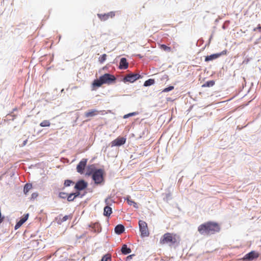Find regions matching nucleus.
<instances>
[{"instance_id":"f704fd0d","label":"nucleus","mask_w":261,"mask_h":261,"mask_svg":"<svg viewBox=\"0 0 261 261\" xmlns=\"http://www.w3.org/2000/svg\"><path fill=\"white\" fill-rule=\"evenodd\" d=\"M72 194H74V195H73V196H74V197L76 198V197H77V196H79V195H80V192H79V191H78V192H76V193H72Z\"/></svg>"},{"instance_id":"c756f323","label":"nucleus","mask_w":261,"mask_h":261,"mask_svg":"<svg viewBox=\"0 0 261 261\" xmlns=\"http://www.w3.org/2000/svg\"><path fill=\"white\" fill-rule=\"evenodd\" d=\"M73 183V182L72 180H65L64 181V186L65 187H68L70 186L71 184Z\"/></svg>"},{"instance_id":"39448f33","label":"nucleus","mask_w":261,"mask_h":261,"mask_svg":"<svg viewBox=\"0 0 261 261\" xmlns=\"http://www.w3.org/2000/svg\"><path fill=\"white\" fill-rule=\"evenodd\" d=\"M139 229L141 232L142 237H148L149 235L147 224L144 221L140 220L139 221Z\"/></svg>"},{"instance_id":"7c9ffc66","label":"nucleus","mask_w":261,"mask_h":261,"mask_svg":"<svg viewBox=\"0 0 261 261\" xmlns=\"http://www.w3.org/2000/svg\"><path fill=\"white\" fill-rule=\"evenodd\" d=\"M59 196L61 198L65 199L67 197V194L65 192H60Z\"/></svg>"},{"instance_id":"e433bc0d","label":"nucleus","mask_w":261,"mask_h":261,"mask_svg":"<svg viewBox=\"0 0 261 261\" xmlns=\"http://www.w3.org/2000/svg\"><path fill=\"white\" fill-rule=\"evenodd\" d=\"M163 79L168 80V76L167 75H164V76L163 77Z\"/></svg>"},{"instance_id":"0eeeda50","label":"nucleus","mask_w":261,"mask_h":261,"mask_svg":"<svg viewBox=\"0 0 261 261\" xmlns=\"http://www.w3.org/2000/svg\"><path fill=\"white\" fill-rule=\"evenodd\" d=\"M115 15L114 12L111 11L105 14H97V16L101 21H105L110 18H113Z\"/></svg>"},{"instance_id":"aec40b11","label":"nucleus","mask_w":261,"mask_h":261,"mask_svg":"<svg viewBox=\"0 0 261 261\" xmlns=\"http://www.w3.org/2000/svg\"><path fill=\"white\" fill-rule=\"evenodd\" d=\"M126 200L129 205H133L134 207L137 208L138 207L137 203L134 201L131 200L129 196L127 197Z\"/></svg>"},{"instance_id":"4468645a","label":"nucleus","mask_w":261,"mask_h":261,"mask_svg":"<svg viewBox=\"0 0 261 261\" xmlns=\"http://www.w3.org/2000/svg\"><path fill=\"white\" fill-rule=\"evenodd\" d=\"M110 200V198L105 199V203L107 205L104 207L103 215L107 217H109L112 213V208L109 205Z\"/></svg>"},{"instance_id":"f8f14e48","label":"nucleus","mask_w":261,"mask_h":261,"mask_svg":"<svg viewBox=\"0 0 261 261\" xmlns=\"http://www.w3.org/2000/svg\"><path fill=\"white\" fill-rule=\"evenodd\" d=\"M87 163V159H83L77 165L76 170L77 172L82 174L84 173V170L86 167Z\"/></svg>"},{"instance_id":"ddd939ff","label":"nucleus","mask_w":261,"mask_h":261,"mask_svg":"<svg viewBox=\"0 0 261 261\" xmlns=\"http://www.w3.org/2000/svg\"><path fill=\"white\" fill-rule=\"evenodd\" d=\"M88 186V184L85 180L81 179L78 181L74 187V188L80 191L85 189Z\"/></svg>"},{"instance_id":"a878e982","label":"nucleus","mask_w":261,"mask_h":261,"mask_svg":"<svg viewBox=\"0 0 261 261\" xmlns=\"http://www.w3.org/2000/svg\"><path fill=\"white\" fill-rule=\"evenodd\" d=\"M100 261H111V256L110 254H106L104 255Z\"/></svg>"},{"instance_id":"f257e3e1","label":"nucleus","mask_w":261,"mask_h":261,"mask_svg":"<svg viewBox=\"0 0 261 261\" xmlns=\"http://www.w3.org/2000/svg\"><path fill=\"white\" fill-rule=\"evenodd\" d=\"M221 227L219 223L208 221L200 224L198 227V231L200 234L204 236H210L219 232Z\"/></svg>"},{"instance_id":"c85d7f7f","label":"nucleus","mask_w":261,"mask_h":261,"mask_svg":"<svg viewBox=\"0 0 261 261\" xmlns=\"http://www.w3.org/2000/svg\"><path fill=\"white\" fill-rule=\"evenodd\" d=\"M74 194H73L72 193H71L67 197V200L68 201H72L74 200V199L75 198V197H74V196H73Z\"/></svg>"},{"instance_id":"4be33fe9","label":"nucleus","mask_w":261,"mask_h":261,"mask_svg":"<svg viewBox=\"0 0 261 261\" xmlns=\"http://www.w3.org/2000/svg\"><path fill=\"white\" fill-rule=\"evenodd\" d=\"M50 125V122L49 120H45L42 121L40 123V126L41 127H47L49 126Z\"/></svg>"},{"instance_id":"6e6552de","label":"nucleus","mask_w":261,"mask_h":261,"mask_svg":"<svg viewBox=\"0 0 261 261\" xmlns=\"http://www.w3.org/2000/svg\"><path fill=\"white\" fill-rule=\"evenodd\" d=\"M227 53V50H224L220 53L213 54L210 56H207L205 58V61L208 62L215 60L221 56L225 55Z\"/></svg>"},{"instance_id":"dca6fc26","label":"nucleus","mask_w":261,"mask_h":261,"mask_svg":"<svg viewBox=\"0 0 261 261\" xmlns=\"http://www.w3.org/2000/svg\"><path fill=\"white\" fill-rule=\"evenodd\" d=\"M29 214L25 215L15 225V229H18L28 219Z\"/></svg>"},{"instance_id":"f3484780","label":"nucleus","mask_w":261,"mask_h":261,"mask_svg":"<svg viewBox=\"0 0 261 261\" xmlns=\"http://www.w3.org/2000/svg\"><path fill=\"white\" fill-rule=\"evenodd\" d=\"M95 170L96 169H95L93 165L88 166L87 168L86 175L88 176L93 175V172L95 171Z\"/></svg>"},{"instance_id":"393cba45","label":"nucleus","mask_w":261,"mask_h":261,"mask_svg":"<svg viewBox=\"0 0 261 261\" xmlns=\"http://www.w3.org/2000/svg\"><path fill=\"white\" fill-rule=\"evenodd\" d=\"M32 185L27 184L23 189V192L25 194H27V193L29 191V190L32 188Z\"/></svg>"},{"instance_id":"423d86ee","label":"nucleus","mask_w":261,"mask_h":261,"mask_svg":"<svg viewBox=\"0 0 261 261\" xmlns=\"http://www.w3.org/2000/svg\"><path fill=\"white\" fill-rule=\"evenodd\" d=\"M141 78V75L137 73H129L127 74L122 80V81L126 83H133L136 80Z\"/></svg>"},{"instance_id":"2eb2a0df","label":"nucleus","mask_w":261,"mask_h":261,"mask_svg":"<svg viewBox=\"0 0 261 261\" xmlns=\"http://www.w3.org/2000/svg\"><path fill=\"white\" fill-rule=\"evenodd\" d=\"M128 67V64L127 62V60L125 58H122L121 59L119 68L120 69H126Z\"/></svg>"},{"instance_id":"a211bd4d","label":"nucleus","mask_w":261,"mask_h":261,"mask_svg":"<svg viewBox=\"0 0 261 261\" xmlns=\"http://www.w3.org/2000/svg\"><path fill=\"white\" fill-rule=\"evenodd\" d=\"M124 227L121 224L117 225L115 228V231L117 234H120L124 232Z\"/></svg>"},{"instance_id":"2f4dec72","label":"nucleus","mask_w":261,"mask_h":261,"mask_svg":"<svg viewBox=\"0 0 261 261\" xmlns=\"http://www.w3.org/2000/svg\"><path fill=\"white\" fill-rule=\"evenodd\" d=\"M173 89H174V87L173 86H169V87H168L167 88H165L163 90V92H169L170 91L172 90Z\"/></svg>"},{"instance_id":"c9c22d12","label":"nucleus","mask_w":261,"mask_h":261,"mask_svg":"<svg viewBox=\"0 0 261 261\" xmlns=\"http://www.w3.org/2000/svg\"><path fill=\"white\" fill-rule=\"evenodd\" d=\"M259 30V31H260L261 30V27H257V28H255V29H254V31H256V30Z\"/></svg>"},{"instance_id":"b1692460","label":"nucleus","mask_w":261,"mask_h":261,"mask_svg":"<svg viewBox=\"0 0 261 261\" xmlns=\"http://www.w3.org/2000/svg\"><path fill=\"white\" fill-rule=\"evenodd\" d=\"M215 82L214 81H209L206 82L205 84L202 85V87H212L214 85Z\"/></svg>"},{"instance_id":"72a5a7b5","label":"nucleus","mask_w":261,"mask_h":261,"mask_svg":"<svg viewBox=\"0 0 261 261\" xmlns=\"http://www.w3.org/2000/svg\"><path fill=\"white\" fill-rule=\"evenodd\" d=\"M136 114V113L135 112H133V113H129L128 114H126V115H125L123 117L124 118H128V117H130V116H134Z\"/></svg>"},{"instance_id":"9d476101","label":"nucleus","mask_w":261,"mask_h":261,"mask_svg":"<svg viewBox=\"0 0 261 261\" xmlns=\"http://www.w3.org/2000/svg\"><path fill=\"white\" fill-rule=\"evenodd\" d=\"M105 111H98L95 109L90 110L88 111L85 112V116L86 117H92L99 114L103 115Z\"/></svg>"},{"instance_id":"5701e85b","label":"nucleus","mask_w":261,"mask_h":261,"mask_svg":"<svg viewBox=\"0 0 261 261\" xmlns=\"http://www.w3.org/2000/svg\"><path fill=\"white\" fill-rule=\"evenodd\" d=\"M154 83V80L149 79L144 82V86L145 87L153 85Z\"/></svg>"},{"instance_id":"bb28decb","label":"nucleus","mask_w":261,"mask_h":261,"mask_svg":"<svg viewBox=\"0 0 261 261\" xmlns=\"http://www.w3.org/2000/svg\"><path fill=\"white\" fill-rule=\"evenodd\" d=\"M72 218V216L71 215H66L62 218V219L61 220V222H63L66 221L68 219H71Z\"/></svg>"},{"instance_id":"473e14b6","label":"nucleus","mask_w":261,"mask_h":261,"mask_svg":"<svg viewBox=\"0 0 261 261\" xmlns=\"http://www.w3.org/2000/svg\"><path fill=\"white\" fill-rule=\"evenodd\" d=\"M38 196V193H37V192L33 193H32V195H31V199H32V200H34V199H36Z\"/></svg>"},{"instance_id":"20e7f679","label":"nucleus","mask_w":261,"mask_h":261,"mask_svg":"<svg viewBox=\"0 0 261 261\" xmlns=\"http://www.w3.org/2000/svg\"><path fill=\"white\" fill-rule=\"evenodd\" d=\"M104 171L102 169L95 170L92 175V178L96 184H100L103 181Z\"/></svg>"},{"instance_id":"1a4fd4ad","label":"nucleus","mask_w":261,"mask_h":261,"mask_svg":"<svg viewBox=\"0 0 261 261\" xmlns=\"http://www.w3.org/2000/svg\"><path fill=\"white\" fill-rule=\"evenodd\" d=\"M126 138L119 137L111 142V147L120 146L125 144Z\"/></svg>"},{"instance_id":"4c0bfd02","label":"nucleus","mask_w":261,"mask_h":261,"mask_svg":"<svg viewBox=\"0 0 261 261\" xmlns=\"http://www.w3.org/2000/svg\"><path fill=\"white\" fill-rule=\"evenodd\" d=\"M132 256V255H129V256H128L127 257V258H129H129H131Z\"/></svg>"},{"instance_id":"9b49d317","label":"nucleus","mask_w":261,"mask_h":261,"mask_svg":"<svg viewBox=\"0 0 261 261\" xmlns=\"http://www.w3.org/2000/svg\"><path fill=\"white\" fill-rule=\"evenodd\" d=\"M259 256L258 253L252 251L246 254L243 257L244 260H252L254 259L257 258Z\"/></svg>"},{"instance_id":"cd10ccee","label":"nucleus","mask_w":261,"mask_h":261,"mask_svg":"<svg viewBox=\"0 0 261 261\" xmlns=\"http://www.w3.org/2000/svg\"><path fill=\"white\" fill-rule=\"evenodd\" d=\"M106 58H107V55L106 54H103L102 56H101L99 58V61L101 63H103V62H105L106 61Z\"/></svg>"},{"instance_id":"f03ea898","label":"nucleus","mask_w":261,"mask_h":261,"mask_svg":"<svg viewBox=\"0 0 261 261\" xmlns=\"http://www.w3.org/2000/svg\"><path fill=\"white\" fill-rule=\"evenodd\" d=\"M180 241V238L177 234L166 232L161 238L160 243L161 245L168 244L169 246H172L178 244Z\"/></svg>"},{"instance_id":"6ab92c4d","label":"nucleus","mask_w":261,"mask_h":261,"mask_svg":"<svg viewBox=\"0 0 261 261\" xmlns=\"http://www.w3.org/2000/svg\"><path fill=\"white\" fill-rule=\"evenodd\" d=\"M121 252L123 254L126 255L131 252V249L127 248L126 245H123L121 248Z\"/></svg>"},{"instance_id":"412c9836","label":"nucleus","mask_w":261,"mask_h":261,"mask_svg":"<svg viewBox=\"0 0 261 261\" xmlns=\"http://www.w3.org/2000/svg\"><path fill=\"white\" fill-rule=\"evenodd\" d=\"M160 48L161 49L164 50V51H167V52H170L171 51V48L170 47H169L165 44H160Z\"/></svg>"},{"instance_id":"7ed1b4c3","label":"nucleus","mask_w":261,"mask_h":261,"mask_svg":"<svg viewBox=\"0 0 261 261\" xmlns=\"http://www.w3.org/2000/svg\"><path fill=\"white\" fill-rule=\"evenodd\" d=\"M116 81L114 75L109 73H105L100 76L98 79L95 80L92 84L93 87H99L102 84H111Z\"/></svg>"}]
</instances>
